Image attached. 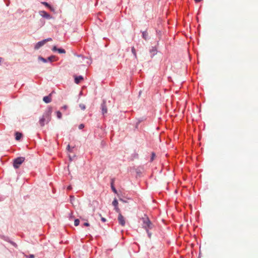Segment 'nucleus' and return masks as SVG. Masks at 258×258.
Segmentation results:
<instances>
[{
  "label": "nucleus",
  "mask_w": 258,
  "mask_h": 258,
  "mask_svg": "<svg viewBox=\"0 0 258 258\" xmlns=\"http://www.w3.org/2000/svg\"><path fill=\"white\" fill-rule=\"evenodd\" d=\"M141 220L143 222L142 227L144 229H146L147 233L148 234V237L150 238L152 236V233L149 232V229H153L154 227V225L152 222H151L149 218L147 217V215H145L144 217H142Z\"/></svg>",
  "instance_id": "obj_1"
},
{
  "label": "nucleus",
  "mask_w": 258,
  "mask_h": 258,
  "mask_svg": "<svg viewBox=\"0 0 258 258\" xmlns=\"http://www.w3.org/2000/svg\"><path fill=\"white\" fill-rule=\"evenodd\" d=\"M52 109L49 108L45 112L43 113L42 117L39 119V123L41 126L45 125V123H48L51 119Z\"/></svg>",
  "instance_id": "obj_2"
},
{
  "label": "nucleus",
  "mask_w": 258,
  "mask_h": 258,
  "mask_svg": "<svg viewBox=\"0 0 258 258\" xmlns=\"http://www.w3.org/2000/svg\"><path fill=\"white\" fill-rule=\"evenodd\" d=\"M25 157H17L16 159H14L13 162V166L15 168H19L21 165L25 161Z\"/></svg>",
  "instance_id": "obj_3"
},
{
  "label": "nucleus",
  "mask_w": 258,
  "mask_h": 258,
  "mask_svg": "<svg viewBox=\"0 0 258 258\" xmlns=\"http://www.w3.org/2000/svg\"><path fill=\"white\" fill-rule=\"evenodd\" d=\"M118 220L119 224H120L122 226H124L125 225V220L123 215H122L121 213H119L118 216Z\"/></svg>",
  "instance_id": "obj_4"
},
{
  "label": "nucleus",
  "mask_w": 258,
  "mask_h": 258,
  "mask_svg": "<svg viewBox=\"0 0 258 258\" xmlns=\"http://www.w3.org/2000/svg\"><path fill=\"white\" fill-rule=\"evenodd\" d=\"M39 14L40 16H41L43 18H45L46 19H50L51 18L50 14H48L47 13H46V11H40Z\"/></svg>",
  "instance_id": "obj_5"
},
{
  "label": "nucleus",
  "mask_w": 258,
  "mask_h": 258,
  "mask_svg": "<svg viewBox=\"0 0 258 258\" xmlns=\"http://www.w3.org/2000/svg\"><path fill=\"white\" fill-rule=\"evenodd\" d=\"M52 50L54 51H57V52L59 53H65L66 52L64 49H63V48H57L56 46H53Z\"/></svg>",
  "instance_id": "obj_6"
},
{
  "label": "nucleus",
  "mask_w": 258,
  "mask_h": 258,
  "mask_svg": "<svg viewBox=\"0 0 258 258\" xmlns=\"http://www.w3.org/2000/svg\"><path fill=\"white\" fill-rule=\"evenodd\" d=\"M44 44H45V41H44V40H42L41 41H39L38 42H37L35 46V49H39L40 48L41 46H43V45H44Z\"/></svg>",
  "instance_id": "obj_7"
},
{
  "label": "nucleus",
  "mask_w": 258,
  "mask_h": 258,
  "mask_svg": "<svg viewBox=\"0 0 258 258\" xmlns=\"http://www.w3.org/2000/svg\"><path fill=\"white\" fill-rule=\"evenodd\" d=\"M101 107L102 114H105V113H107V106L105 105V102H103L101 104Z\"/></svg>",
  "instance_id": "obj_8"
},
{
  "label": "nucleus",
  "mask_w": 258,
  "mask_h": 258,
  "mask_svg": "<svg viewBox=\"0 0 258 258\" xmlns=\"http://www.w3.org/2000/svg\"><path fill=\"white\" fill-rule=\"evenodd\" d=\"M43 100L45 103H50V102H51V101L52 100L51 97V95H49L48 96H45V97H44L43 98Z\"/></svg>",
  "instance_id": "obj_9"
},
{
  "label": "nucleus",
  "mask_w": 258,
  "mask_h": 258,
  "mask_svg": "<svg viewBox=\"0 0 258 258\" xmlns=\"http://www.w3.org/2000/svg\"><path fill=\"white\" fill-rule=\"evenodd\" d=\"M83 80L82 76L76 77L75 79V82L76 84H79L81 80Z\"/></svg>",
  "instance_id": "obj_10"
},
{
  "label": "nucleus",
  "mask_w": 258,
  "mask_h": 258,
  "mask_svg": "<svg viewBox=\"0 0 258 258\" xmlns=\"http://www.w3.org/2000/svg\"><path fill=\"white\" fill-rule=\"evenodd\" d=\"M15 135H16V140H20L21 138H22V134L19 133V132H17L15 134Z\"/></svg>",
  "instance_id": "obj_11"
},
{
  "label": "nucleus",
  "mask_w": 258,
  "mask_h": 258,
  "mask_svg": "<svg viewBox=\"0 0 258 258\" xmlns=\"http://www.w3.org/2000/svg\"><path fill=\"white\" fill-rule=\"evenodd\" d=\"M55 56L54 55H51L49 56L47 58V60H49L50 62H52V61H54Z\"/></svg>",
  "instance_id": "obj_12"
},
{
  "label": "nucleus",
  "mask_w": 258,
  "mask_h": 258,
  "mask_svg": "<svg viewBox=\"0 0 258 258\" xmlns=\"http://www.w3.org/2000/svg\"><path fill=\"white\" fill-rule=\"evenodd\" d=\"M132 53H133V54L134 55L135 57L137 58V52H136V50L135 47L133 46L132 47Z\"/></svg>",
  "instance_id": "obj_13"
},
{
  "label": "nucleus",
  "mask_w": 258,
  "mask_h": 258,
  "mask_svg": "<svg viewBox=\"0 0 258 258\" xmlns=\"http://www.w3.org/2000/svg\"><path fill=\"white\" fill-rule=\"evenodd\" d=\"M148 34L147 32H143L142 33V36H143V38L145 39V40L148 39Z\"/></svg>",
  "instance_id": "obj_14"
},
{
  "label": "nucleus",
  "mask_w": 258,
  "mask_h": 258,
  "mask_svg": "<svg viewBox=\"0 0 258 258\" xmlns=\"http://www.w3.org/2000/svg\"><path fill=\"white\" fill-rule=\"evenodd\" d=\"M112 205L115 207L118 206V202L117 199H114L112 202Z\"/></svg>",
  "instance_id": "obj_15"
},
{
  "label": "nucleus",
  "mask_w": 258,
  "mask_h": 258,
  "mask_svg": "<svg viewBox=\"0 0 258 258\" xmlns=\"http://www.w3.org/2000/svg\"><path fill=\"white\" fill-rule=\"evenodd\" d=\"M56 116L58 118H59V119L61 118V117L62 116V114H61L60 111H56Z\"/></svg>",
  "instance_id": "obj_16"
},
{
  "label": "nucleus",
  "mask_w": 258,
  "mask_h": 258,
  "mask_svg": "<svg viewBox=\"0 0 258 258\" xmlns=\"http://www.w3.org/2000/svg\"><path fill=\"white\" fill-rule=\"evenodd\" d=\"M38 59L40 60H42V61L43 62H47V60L46 59V58H44L42 57V56H39Z\"/></svg>",
  "instance_id": "obj_17"
},
{
  "label": "nucleus",
  "mask_w": 258,
  "mask_h": 258,
  "mask_svg": "<svg viewBox=\"0 0 258 258\" xmlns=\"http://www.w3.org/2000/svg\"><path fill=\"white\" fill-rule=\"evenodd\" d=\"M42 4L45 5V6L49 7L50 9H51V7L50 5H49L47 2H42Z\"/></svg>",
  "instance_id": "obj_18"
},
{
  "label": "nucleus",
  "mask_w": 258,
  "mask_h": 258,
  "mask_svg": "<svg viewBox=\"0 0 258 258\" xmlns=\"http://www.w3.org/2000/svg\"><path fill=\"white\" fill-rule=\"evenodd\" d=\"M80 223L79 219H75L74 222V224L75 226H78Z\"/></svg>",
  "instance_id": "obj_19"
},
{
  "label": "nucleus",
  "mask_w": 258,
  "mask_h": 258,
  "mask_svg": "<svg viewBox=\"0 0 258 258\" xmlns=\"http://www.w3.org/2000/svg\"><path fill=\"white\" fill-rule=\"evenodd\" d=\"M111 187H112V190H113V191L115 193L117 192V191L116 190V189L115 188L114 185H113V181H112L111 182Z\"/></svg>",
  "instance_id": "obj_20"
},
{
  "label": "nucleus",
  "mask_w": 258,
  "mask_h": 258,
  "mask_svg": "<svg viewBox=\"0 0 258 258\" xmlns=\"http://www.w3.org/2000/svg\"><path fill=\"white\" fill-rule=\"evenodd\" d=\"M155 156H156L155 154L154 153V152H152L151 157V161H153L154 160Z\"/></svg>",
  "instance_id": "obj_21"
},
{
  "label": "nucleus",
  "mask_w": 258,
  "mask_h": 258,
  "mask_svg": "<svg viewBox=\"0 0 258 258\" xmlns=\"http://www.w3.org/2000/svg\"><path fill=\"white\" fill-rule=\"evenodd\" d=\"M80 107L81 108L82 110H85L86 108V106L85 104H81L79 105Z\"/></svg>",
  "instance_id": "obj_22"
},
{
  "label": "nucleus",
  "mask_w": 258,
  "mask_h": 258,
  "mask_svg": "<svg viewBox=\"0 0 258 258\" xmlns=\"http://www.w3.org/2000/svg\"><path fill=\"white\" fill-rule=\"evenodd\" d=\"M115 209L116 212L118 213V214H119V213H121L120 211L118 206L115 207Z\"/></svg>",
  "instance_id": "obj_23"
},
{
  "label": "nucleus",
  "mask_w": 258,
  "mask_h": 258,
  "mask_svg": "<svg viewBox=\"0 0 258 258\" xmlns=\"http://www.w3.org/2000/svg\"><path fill=\"white\" fill-rule=\"evenodd\" d=\"M26 257L27 258H34L35 257V255H33V254H30L29 255H27Z\"/></svg>",
  "instance_id": "obj_24"
},
{
  "label": "nucleus",
  "mask_w": 258,
  "mask_h": 258,
  "mask_svg": "<svg viewBox=\"0 0 258 258\" xmlns=\"http://www.w3.org/2000/svg\"><path fill=\"white\" fill-rule=\"evenodd\" d=\"M70 198H71V201L72 204H74L73 201V200H75V197L74 196H71Z\"/></svg>",
  "instance_id": "obj_25"
},
{
  "label": "nucleus",
  "mask_w": 258,
  "mask_h": 258,
  "mask_svg": "<svg viewBox=\"0 0 258 258\" xmlns=\"http://www.w3.org/2000/svg\"><path fill=\"white\" fill-rule=\"evenodd\" d=\"M84 127V124H80L79 125V128L80 129H82V128H83Z\"/></svg>",
  "instance_id": "obj_26"
},
{
  "label": "nucleus",
  "mask_w": 258,
  "mask_h": 258,
  "mask_svg": "<svg viewBox=\"0 0 258 258\" xmlns=\"http://www.w3.org/2000/svg\"><path fill=\"white\" fill-rule=\"evenodd\" d=\"M44 23H45V21H44V20H41L40 26H42L43 25H44Z\"/></svg>",
  "instance_id": "obj_27"
},
{
  "label": "nucleus",
  "mask_w": 258,
  "mask_h": 258,
  "mask_svg": "<svg viewBox=\"0 0 258 258\" xmlns=\"http://www.w3.org/2000/svg\"><path fill=\"white\" fill-rule=\"evenodd\" d=\"M44 40L45 41V43H46V42H48V41H51V40H52V38H47V39H44Z\"/></svg>",
  "instance_id": "obj_28"
},
{
  "label": "nucleus",
  "mask_w": 258,
  "mask_h": 258,
  "mask_svg": "<svg viewBox=\"0 0 258 258\" xmlns=\"http://www.w3.org/2000/svg\"><path fill=\"white\" fill-rule=\"evenodd\" d=\"M84 226H89L90 224H89L88 222H85L84 223Z\"/></svg>",
  "instance_id": "obj_29"
},
{
  "label": "nucleus",
  "mask_w": 258,
  "mask_h": 258,
  "mask_svg": "<svg viewBox=\"0 0 258 258\" xmlns=\"http://www.w3.org/2000/svg\"><path fill=\"white\" fill-rule=\"evenodd\" d=\"M68 105H63V107H62V108L63 109H65V110H66V109H67V108H68Z\"/></svg>",
  "instance_id": "obj_30"
},
{
  "label": "nucleus",
  "mask_w": 258,
  "mask_h": 258,
  "mask_svg": "<svg viewBox=\"0 0 258 258\" xmlns=\"http://www.w3.org/2000/svg\"><path fill=\"white\" fill-rule=\"evenodd\" d=\"M101 219L103 222H106V220L105 219V218L102 217Z\"/></svg>",
  "instance_id": "obj_31"
},
{
  "label": "nucleus",
  "mask_w": 258,
  "mask_h": 258,
  "mask_svg": "<svg viewBox=\"0 0 258 258\" xmlns=\"http://www.w3.org/2000/svg\"><path fill=\"white\" fill-rule=\"evenodd\" d=\"M72 189V187L71 185H69L68 187V189Z\"/></svg>",
  "instance_id": "obj_32"
},
{
  "label": "nucleus",
  "mask_w": 258,
  "mask_h": 258,
  "mask_svg": "<svg viewBox=\"0 0 258 258\" xmlns=\"http://www.w3.org/2000/svg\"><path fill=\"white\" fill-rule=\"evenodd\" d=\"M67 149H68V150H70V145H68Z\"/></svg>",
  "instance_id": "obj_33"
},
{
  "label": "nucleus",
  "mask_w": 258,
  "mask_h": 258,
  "mask_svg": "<svg viewBox=\"0 0 258 258\" xmlns=\"http://www.w3.org/2000/svg\"><path fill=\"white\" fill-rule=\"evenodd\" d=\"M2 60H3V58L2 57H0V64L2 63Z\"/></svg>",
  "instance_id": "obj_34"
},
{
  "label": "nucleus",
  "mask_w": 258,
  "mask_h": 258,
  "mask_svg": "<svg viewBox=\"0 0 258 258\" xmlns=\"http://www.w3.org/2000/svg\"><path fill=\"white\" fill-rule=\"evenodd\" d=\"M201 1H202V0H195V1L196 2H201Z\"/></svg>",
  "instance_id": "obj_35"
}]
</instances>
